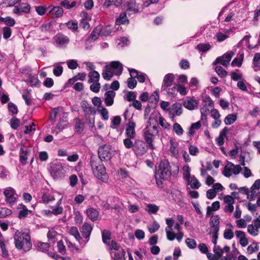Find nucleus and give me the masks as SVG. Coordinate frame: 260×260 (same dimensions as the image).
Masks as SVG:
<instances>
[{
  "instance_id": "obj_1",
  "label": "nucleus",
  "mask_w": 260,
  "mask_h": 260,
  "mask_svg": "<svg viewBox=\"0 0 260 260\" xmlns=\"http://www.w3.org/2000/svg\"><path fill=\"white\" fill-rule=\"evenodd\" d=\"M172 174L171 167L168 160H161L155 168V179L158 187H164V181L168 180Z\"/></svg>"
},
{
  "instance_id": "obj_2",
  "label": "nucleus",
  "mask_w": 260,
  "mask_h": 260,
  "mask_svg": "<svg viewBox=\"0 0 260 260\" xmlns=\"http://www.w3.org/2000/svg\"><path fill=\"white\" fill-rule=\"evenodd\" d=\"M14 240L15 247L18 250L23 249L26 252L31 248L32 243L29 233L16 230L14 235Z\"/></svg>"
},
{
  "instance_id": "obj_3",
  "label": "nucleus",
  "mask_w": 260,
  "mask_h": 260,
  "mask_svg": "<svg viewBox=\"0 0 260 260\" xmlns=\"http://www.w3.org/2000/svg\"><path fill=\"white\" fill-rule=\"evenodd\" d=\"M90 165L93 173L94 176L99 180L105 181L107 179V175L106 172V169L102 160L98 161L91 160Z\"/></svg>"
},
{
  "instance_id": "obj_4",
  "label": "nucleus",
  "mask_w": 260,
  "mask_h": 260,
  "mask_svg": "<svg viewBox=\"0 0 260 260\" xmlns=\"http://www.w3.org/2000/svg\"><path fill=\"white\" fill-rule=\"evenodd\" d=\"M90 165L93 173L94 176L99 180L105 181L107 179V175L106 172V169L102 160L98 161L91 160Z\"/></svg>"
},
{
  "instance_id": "obj_5",
  "label": "nucleus",
  "mask_w": 260,
  "mask_h": 260,
  "mask_svg": "<svg viewBox=\"0 0 260 260\" xmlns=\"http://www.w3.org/2000/svg\"><path fill=\"white\" fill-rule=\"evenodd\" d=\"M98 155L101 160L108 161L110 160L113 155L111 146L109 145L101 146L98 150Z\"/></svg>"
},
{
  "instance_id": "obj_6",
  "label": "nucleus",
  "mask_w": 260,
  "mask_h": 260,
  "mask_svg": "<svg viewBox=\"0 0 260 260\" xmlns=\"http://www.w3.org/2000/svg\"><path fill=\"white\" fill-rule=\"evenodd\" d=\"M182 106L179 103L172 104L168 109L170 118L173 121H175V116H180L182 113Z\"/></svg>"
},
{
  "instance_id": "obj_7",
  "label": "nucleus",
  "mask_w": 260,
  "mask_h": 260,
  "mask_svg": "<svg viewBox=\"0 0 260 260\" xmlns=\"http://www.w3.org/2000/svg\"><path fill=\"white\" fill-rule=\"evenodd\" d=\"M147 149V147L144 141L140 140H136L135 141L133 150L136 155H143L146 152Z\"/></svg>"
},
{
  "instance_id": "obj_8",
  "label": "nucleus",
  "mask_w": 260,
  "mask_h": 260,
  "mask_svg": "<svg viewBox=\"0 0 260 260\" xmlns=\"http://www.w3.org/2000/svg\"><path fill=\"white\" fill-rule=\"evenodd\" d=\"M234 55V53L231 51L221 56L218 57L213 62V65L215 66L218 63H220L223 66L227 67L229 65L230 62Z\"/></svg>"
},
{
  "instance_id": "obj_9",
  "label": "nucleus",
  "mask_w": 260,
  "mask_h": 260,
  "mask_svg": "<svg viewBox=\"0 0 260 260\" xmlns=\"http://www.w3.org/2000/svg\"><path fill=\"white\" fill-rule=\"evenodd\" d=\"M81 107L85 113L86 120H88L91 115H93L95 113V109L86 101L81 102Z\"/></svg>"
},
{
  "instance_id": "obj_10",
  "label": "nucleus",
  "mask_w": 260,
  "mask_h": 260,
  "mask_svg": "<svg viewBox=\"0 0 260 260\" xmlns=\"http://www.w3.org/2000/svg\"><path fill=\"white\" fill-rule=\"evenodd\" d=\"M64 174V170L60 164H55L51 167V174L54 178H61Z\"/></svg>"
},
{
  "instance_id": "obj_11",
  "label": "nucleus",
  "mask_w": 260,
  "mask_h": 260,
  "mask_svg": "<svg viewBox=\"0 0 260 260\" xmlns=\"http://www.w3.org/2000/svg\"><path fill=\"white\" fill-rule=\"evenodd\" d=\"M15 193V190L11 187L6 188L4 192L6 197V202L11 206H13L16 200V198L14 197Z\"/></svg>"
},
{
  "instance_id": "obj_12",
  "label": "nucleus",
  "mask_w": 260,
  "mask_h": 260,
  "mask_svg": "<svg viewBox=\"0 0 260 260\" xmlns=\"http://www.w3.org/2000/svg\"><path fill=\"white\" fill-rule=\"evenodd\" d=\"M107 66L109 67L110 69L113 71L115 75L119 76L122 74L123 66L119 61H112L110 64Z\"/></svg>"
},
{
  "instance_id": "obj_13",
  "label": "nucleus",
  "mask_w": 260,
  "mask_h": 260,
  "mask_svg": "<svg viewBox=\"0 0 260 260\" xmlns=\"http://www.w3.org/2000/svg\"><path fill=\"white\" fill-rule=\"evenodd\" d=\"M30 6L26 3H21L15 6L13 10V12L17 15H21L23 13L29 12Z\"/></svg>"
},
{
  "instance_id": "obj_14",
  "label": "nucleus",
  "mask_w": 260,
  "mask_h": 260,
  "mask_svg": "<svg viewBox=\"0 0 260 260\" xmlns=\"http://www.w3.org/2000/svg\"><path fill=\"white\" fill-rule=\"evenodd\" d=\"M92 227L90 224L85 222L81 230V233L83 237L85 239V243H87L89 239Z\"/></svg>"
},
{
  "instance_id": "obj_15",
  "label": "nucleus",
  "mask_w": 260,
  "mask_h": 260,
  "mask_svg": "<svg viewBox=\"0 0 260 260\" xmlns=\"http://www.w3.org/2000/svg\"><path fill=\"white\" fill-rule=\"evenodd\" d=\"M55 42L58 46L62 47L69 43V39L65 35L59 34L55 36Z\"/></svg>"
},
{
  "instance_id": "obj_16",
  "label": "nucleus",
  "mask_w": 260,
  "mask_h": 260,
  "mask_svg": "<svg viewBox=\"0 0 260 260\" xmlns=\"http://www.w3.org/2000/svg\"><path fill=\"white\" fill-rule=\"evenodd\" d=\"M135 123L133 121H129L128 125L126 126L125 130V134L127 138L130 139H134L136 136L135 132Z\"/></svg>"
},
{
  "instance_id": "obj_17",
  "label": "nucleus",
  "mask_w": 260,
  "mask_h": 260,
  "mask_svg": "<svg viewBox=\"0 0 260 260\" xmlns=\"http://www.w3.org/2000/svg\"><path fill=\"white\" fill-rule=\"evenodd\" d=\"M47 11H49V13H50L52 16L56 18L61 16L63 13L62 8L60 7L51 6L47 8Z\"/></svg>"
},
{
  "instance_id": "obj_18",
  "label": "nucleus",
  "mask_w": 260,
  "mask_h": 260,
  "mask_svg": "<svg viewBox=\"0 0 260 260\" xmlns=\"http://www.w3.org/2000/svg\"><path fill=\"white\" fill-rule=\"evenodd\" d=\"M174 80V75L173 74L169 73L165 75L163 80V84L162 85V88H163V90H166V88L172 86Z\"/></svg>"
},
{
  "instance_id": "obj_19",
  "label": "nucleus",
  "mask_w": 260,
  "mask_h": 260,
  "mask_svg": "<svg viewBox=\"0 0 260 260\" xmlns=\"http://www.w3.org/2000/svg\"><path fill=\"white\" fill-rule=\"evenodd\" d=\"M154 138V135L151 133L149 131H146L145 132L144 139L146 142L147 143L148 147L151 150H153L155 148V147L153 144Z\"/></svg>"
},
{
  "instance_id": "obj_20",
  "label": "nucleus",
  "mask_w": 260,
  "mask_h": 260,
  "mask_svg": "<svg viewBox=\"0 0 260 260\" xmlns=\"http://www.w3.org/2000/svg\"><path fill=\"white\" fill-rule=\"evenodd\" d=\"M28 153V149L26 147H22L19 151V161L23 165H26L27 162V155Z\"/></svg>"
},
{
  "instance_id": "obj_21",
  "label": "nucleus",
  "mask_w": 260,
  "mask_h": 260,
  "mask_svg": "<svg viewBox=\"0 0 260 260\" xmlns=\"http://www.w3.org/2000/svg\"><path fill=\"white\" fill-rule=\"evenodd\" d=\"M115 92L112 90L107 91L104 94L105 103L107 106H111L113 104Z\"/></svg>"
},
{
  "instance_id": "obj_22",
  "label": "nucleus",
  "mask_w": 260,
  "mask_h": 260,
  "mask_svg": "<svg viewBox=\"0 0 260 260\" xmlns=\"http://www.w3.org/2000/svg\"><path fill=\"white\" fill-rule=\"evenodd\" d=\"M126 11L137 13L139 12V5L134 0H129L126 2Z\"/></svg>"
},
{
  "instance_id": "obj_23",
  "label": "nucleus",
  "mask_w": 260,
  "mask_h": 260,
  "mask_svg": "<svg viewBox=\"0 0 260 260\" xmlns=\"http://www.w3.org/2000/svg\"><path fill=\"white\" fill-rule=\"evenodd\" d=\"M63 111V108L62 107H57L53 109L50 114V121L52 124L54 123L56 121V117L57 115L60 112Z\"/></svg>"
},
{
  "instance_id": "obj_24",
  "label": "nucleus",
  "mask_w": 260,
  "mask_h": 260,
  "mask_svg": "<svg viewBox=\"0 0 260 260\" xmlns=\"http://www.w3.org/2000/svg\"><path fill=\"white\" fill-rule=\"evenodd\" d=\"M184 106L189 110H192L198 107V102L194 99H190L184 102Z\"/></svg>"
},
{
  "instance_id": "obj_25",
  "label": "nucleus",
  "mask_w": 260,
  "mask_h": 260,
  "mask_svg": "<svg viewBox=\"0 0 260 260\" xmlns=\"http://www.w3.org/2000/svg\"><path fill=\"white\" fill-rule=\"evenodd\" d=\"M102 74L104 79L109 81L113 76L114 73H113V71H111V70L110 69L109 67L106 65L104 67Z\"/></svg>"
},
{
  "instance_id": "obj_26",
  "label": "nucleus",
  "mask_w": 260,
  "mask_h": 260,
  "mask_svg": "<svg viewBox=\"0 0 260 260\" xmlns=\"http://www.w3.org/2000/svg\"><path fill=\"white\" fill-rule=\"evenodd\" d=\"M89 79L88 80V82L89 83L97 82L99 81L100 75L98 72L93 70L92 72H90L89 74Z\"/></svg>"
},
{
  "instance_id": "obj_27",
  "label": "nucleus",
  "mask_w": 260,
  "mask_h": 260,
  "mask_svg": "<svg viewBox=\"0 0 260 260\" xmlns=\"http://www.w3.org/2000/svg\"><path fill=\"white\" fill-rule=\"evenodd\" d=\"M102 31V26L99 25L94 28L92 30L90 36L89 37L88 40L90 41H95L99 36Z\"/></svg>"
},
{
  "instance_id": "obj_28",
  "label": "nucleus",
  "mask_w": 260,
  "mask_h": 260,
  "mask_svg": "<svg viewBox=\"0 0 260 260\" xmlns=\"http://www.w3.org/2000/svg\"><path fill=\"white\" fill-rule=\"evenodd\" d=\"M86 213L88 217L92 220L95 221L98 219L99 215L98 211L94 208H90L86 210Z\"/></svg>"
},
{
  "instance_id": "obj_29",
  "label": "nucleus",
  "mask_w": 260,
  "mask_h": 260,
  "mask_svg": "<svg viewBox=\"0 0 260 260\" xmlns=\"http://www.w3.org/2000/svg\"><path fill=\"white\" fill-rule=\"evenodd\" d=\"M220 208V203L219 201H215L212 204L211 206L207 207V216H209L212 214L213 211L218 210Z\"/></svg>"
},
{
  "instance_id": "obj_30",
  "label": "nucleus",
  "mask_w": 260,
  "mask_h": 260,
  "mask_svg": "<svg viewBox=\"0 0 260 260\" xmlns=\"http://www.w3.org/2000/svg\"><path fill=\"white\" fill-rule=\"evenodd\" d=\"M129 22V20L128 19L126 14L125 12H123L120 14L119 16L116 20V24L117 25L124 24L125 23L128 24Z\"/></svg>"
},
{
  "instance_id": "obj_31",
  "label": "nucleus",
  "mask_w": 260,
  "mask_h": 260,
  "mask_svg": "<svg viewBox=\"0 0 260 260\" xmlns=\"http://www.w3.org/2000/svg\"><path fill=\"white\" fill-rule=\"evenodd\" d=\"M122 3V0H105L103 7L104 8H108L111 6H114L118 7Z\"/></svg>"
},
{
  "instance_id": "obj_32",
  "label": "nucleus",
  "mask_w": 260,
  "mask_h": 260,
  "mask_svg": "<svg viewBox=\"0 0 260 260\" xmlns=\"http://www.w3.org/2000/svg\"><path fill=\"white\" fill-rule=\"evenodd\" d=\"M234 166V165L232 162L227 161V164L225 166L223 171V175L226 177H230L232 175V171Z\"/></svg>"
},
{
  "instance_id": "obj_33",
  "label": "nucleus",
  "mask_w": 260,
  "mask_h": 260,
  "mask_svg": "<svg viewBox=\"0 0 260 260\" xmlns=\"http://www.w3.org/2000/svg\"><path fill=\"white\" fill-rule=\"evenodd\" d=\"M76 125L75 126V131L78 134H81L84 129V123L81 121L79 118H76Z\"/></svg>"
},
{
  "instance_id": "obj_34",
  "label": "nucleus",
  "mask_w": 260,
  "mask_h": 260,
  "mask_svg": "<svg viewBox=\"0 0 260 260\" xmlns=\"http://www.w3.org/2000/svg\"><path fill=\"white\" fill-rule=\"evenodd\" d=\"M158 210L159 207L153 204H147L145 208V210L149 214H156Z\"/></svg>"
},
{
  "instance_id": "obj_35",
  "label": "nucleus",
  "mask_w": 260,
  "mask_h": 260,
  "mask_svg": "<svg viewBox=\"0 0 260 260\" xmlns=\"http://www.w3.org/2000/svg\"><path fill=\"white\" fill-rule=\"evenodd\" d=\"M69 233L71 235L73 236L78 242H80L81 240V237L80 235L78 229L76 227L72 226L70 229Z\"/></svg>"
},
{
  "instance_id": "obj_36",
  "label": "nucleus",
  "mask_w": 260,
  "mask_h": 260,
  "mask_svg": "<svg viewBox=\"0 0 260 260\" xmlns=\"http://www.w3.org/2000/svg\"><path fill=\"white\" fill-rule=\"evenodd\" d=\"M158 100L159 95L156 91H155L153 94L149 97L148 103L149 104H152V105L154 106V107H155L158 103Z\"/></svg>"
},
{
  "instance_id": "obj_37",
  "label": "nucleus",
  "mask_w": 260,
  "mask_h": 260,
  "mask_svg": "<svg viewBox=\"0 0 260 260\" xmlns=\"http://www.w3.org/2000/svg\"><path fill=\"white\" fill-rule=\"evenodd\" d=\"M237 119V116L235 114H229L224 119V123L226 125H230L233 123Z\"/></svg>"
},
{
  "instance_id": "obj_38",
  "label": "nucleus",
  "mask_w": 260,
  "mask_h": 260,
  "mask_svg": "<svg viewBox=\"0 0 260 260\" xmlns=\"http://www.w3.org/2000/svg\"><path fill=\"white\" fill-rule=\"evenodd\" d=\"M215 71L218 75L221 78L225 77L228 74V72L224 70L223 68L220 66H217L215 68Z\"/></svg>"
},
{
  "instance_id": "obj_39",
  "label": "nucleus",
  "mask_w": 260,
  "mask_h": 260,
  "mask_svg": "<svg viewBox=\"0 0 260 260\" xmlns=\"http://www.w3.org/2000/svg\"><path fill=\"white\" fill-rule=\"evenodd\" d=\"M183 178L186 181H190V168L188 166H185L183 167Z\"/></svg>"
},
{
  "instance_id": "obj_40",
  "label": "nucleus",
  "mask_w": 260,
  "mask_h": 260,
  "mask_svg": "<svg viewBox=\"0 0 260 260\" xmlns=\"http://www.w3.org/2000/svg\"><path fill=\"white\" fill-rule=\"evenodd\" d=\"M37 246L40 251L45 252L48 250L50 245L48 243L39 242L37 243Z\"/></svg>"
},
{
  "instance_id": "obj_41",
  "label": "nucleus",
  "mask_w": 260,
  "mask_h": 260,
  "mask_svg": "<svg viewBox=\"0 0 260 260\" xmlns=\"http://www.w3.org/2000/svg\"><path fill=\"white\" fill-rule=\"evenodd\" d=\"M66 25L70 29L73 31H78V23L75 21H70L66 23Z\"/></svg>"
},
{
  "instance_id": "obj_42",
  "label": "nucleus",
  "mask_w": 260,
  "mask_h": 260,
  "mask_svg": "<svg viewBox=\"0 0 260 260\" xmlns=\"http://www.w3.org/2000/svg\"><path fill=\"white\" fill-rule=\"evenodd\" d=\"M243 54H241L239 57H236L234 58L231 63V65L233 67H241L243 61Z\"/></svg>"
},
{
  "instance_id": "obj_43",
  "label": "nucleus",
  "mask_w": 260,
  "mask_h": 260,
  "mask_svg": "<svg viewBox=\"0 0 260 260\" xmlns=\"http://www.w3.org/2000/svg\"><path fill=\"white\" fill-rule=\"evenodd\" d=\"M211 48V46L209 43L202 44L200 43L196 46V48L201 52H206L209 50Z\"/></svg>"
},
{
  "instance_id": "obj_44",
  "label": "nucleus",
  "mask_w": 260,
  "mask_h": 260,
  "mask_svg": "<svg viewBox=\"0 0 260 260\" xmlns=\"http://www.w3.org/2000/svg\"><path fill=\"white\" fill-rule=\"evenodd\" d=\"M98 112L102 115L104 120H108L109 118L108 111L106 108L103 107H100L98 108Z\"/></svg>"
},
{
  "instance_id": "obj_45",
  "label": "nucleus",
  "mask_w": 260,
  "mask_h": 260,
  "mask_svg": "<svg viewBox=\"0 0 260 260\" xmlns=\"http://www.w3.org/2000/svg\"><path fill=\"white\" fill-rule=\"evenodd\" d=\"M189 182L192 188L198 189L201 186V183L194 176L191 177Z\"/></svg>"
},
{
  "instance_id": "obj_46",
  "label": "nucleus",
  "mask_w": 260,
  "mask_h": 260,
  "mask_svg": "<svg viewBox=\"0 0 260 260\" xmlns=\"http://www.w3.org/2000/svg\"><path fill=\"white\" fill-rule=\"evenodd\" d=\"M0 248L2 251V256L4 258H7L9 256V252L6 248L5 242L0 243Z\"/></svg>"
},
{
  "instance_id": "obj_47",
  "label": "nucleus",
  "mask_w": 260,
  "mask_h": 260,
  "mask_svg": "<svg viewBox=\"0 0 260 260\" xmlns=\"http://www.w3.org/2000/svg\"><path fill=\"white\" fill-rule=\"evenodd\" d=\"M55 200L54 197L48 193H44L42 197V201L44 203H48L49 202L54 201Z\"/></svg>"
},
{
  "instance_id": "obj_48",
  "label": "nucleus",
  "mask_w": 260,
  "mask_h": 260,
  "mask_svg": "<svg viewBox=\"0 0 260 260\" xmlns=\"http://www.w3.org/2000/svg\"><path fill=\"white\" fill-rule=\"evenodd\" d=\"M203 101L205 104L204 106H208L211 108L214 107L213 102L209 96L205 95L203 96Z\"/></svg>"
},
{
  "instance_id": "obj_49",
  "label": "nucleus",
  "mask_w": 260,
  "mask_h": 260,
  "mask_svg": "<svg viewBox=\"0 0 260 260\" xmlns=\"http://www.w3.org/2000/svg\"><path fill=\"white\" fill-rule=\"evenodd\" d=\"M167 239L169 241H173L176 238V234L174 232L173 229L170 230L165 229Z\"/></svg>"
},
{
  "instance_id": "obj_50",
  "label": "nucleus",
  "mask_w": 260,
  "mask_h": 260,
  "mask_svg": "<svg viewBox=\"0 0 260 260\" xmlns=\"http://www.w3.org/2000/svg\"><path fill=\"white\" fill-rule=\"evenodd\" d=\"M110 237L111 233L109 231L104 230L102 231V240L104 243H107L110 240Z\"/></svg>"
},
{
  "instance_id": "obj_51",
  "label": "nucleus",
  "mask_w": 260,
  "mask_h": 260,
  "mask_svg": "<svg viewBox=\"0 0 260 260\" xmlns=\"http://www.w3.org/2000/svg\"><path fill=\"white\" fill-rule=\"evenodd\" d=\"M185 243L190 249H194L197 245L196 241L191 238H187L185 240Z\"/></svg>"
},
{
  "instance_id": "obj_52",
  "label": "nucleus",
  "mask_w": 260,
  "mask_h": 260,
  "mask_svg": "<svg viewBox=\"0 0 260 260\" xmlns=\"http://www.w3.org/2000/svg\"><path fill=\"white\" fill-rule=\"evenodd\" d=\"M173 131L177 135H182L183 133V129L181 126L178 123H175L173 125Z\"/></svg>"
},
{
  "instance_id": "obj_53",
  "label": "nucleus",
  "mask_w": 260,
  "mask_h": 260,
  "mask_svg": "<svg viewBox=\"0 0 260 260\" xmlns=\"http://www.w3.org/2000/svg\"><path fill=\"white\" fill-rule=\"evenodd\" d=\"M234 236V233L231 229H225L223 233V237L225 239H232Z\"/></svg>"
},
{
  "instance_id": "obj_54",
  "label": "nucleus",
  "mask_w": 260,
  "mask_h": 260,
  "mask_svg": "<svg viewBox=\"0 0 260 260\" xmlns=\"http://www.w3.org/2000/svg\"><path fill=\"white\" fill-rule=\"evenodd\" d=\"M127 86L129 89H134L136 87L137 82L135 78L131 77L127 79Z\"/></svg>"
},
{
  "instance_id": "obj_55",
  "label": "nucleus",
  "mask_w": 260,
  "mask_h": 260,
  "mask_svg": "<svg viewBox=\"0 0 260 260\" xmlns=\"http://www.w3.org/2000/svg\"><path fill=\"white\" fill-rule=\"evenodd\" d=\"M132 139L129 138H125L123 140L124 146L127 149L132 148L134 147V143L131 140Z\"/></svg>"
},
{
  "instance_id": "obj_56",
  "label": "nucleus",
  "mask_w": 260,
  "mask_h": 260,
  "mask_svg": "<svg viewBox=\"0 0 260 260\" xmlns=\"http://www.w3.org/2000/svg\"><path fill=\"white\" fill-rule=\"evenodd\" d=\"M101 88V84L99 82H94L90 86V89L93 92L98 93Z\"/></svg>"
},
{
  "instance_id": "obj_57",
  "label": "nucleus",
  "mask_w": 260,
  "mask_h": 260,
  "mask_svg": "<svg viewBox=\"0 0 260 260\" xmlns=\"http://www.w3.org/2000/svg\"><path fill=\"white\" fill-rule=\"evenodd\" d=\"M19 0H3L2 4L3 7H12L18 2Z\"/></svg>"
},
{
  "instance_id": "obj_58",
  "label": "nucleus",
  "mask_w": 260,
  "mask_h": 260,
  "mask_svg": "<svg viewBox=\"0 0 260 260\" xmlns=\"http://www.w3.org/2000/svg\"><path fill=\"white\" fill-rule=\"evenodd\" d=\"M67 65L69 69L71 70H75L78 67V63L77 60L71 59L67 61Z\"/></svg>"
},
{
  "instance_id": "obj_59",
  "label": "nucleus",
  "mask_w": 260,
  "mask_h": 260,
  "mask_svg": "<svg viewBox=\"0 0 260 260\" xmlns=\"http://www.w3.org/2000/svg\"><path fill=\"white\" fill-rule=\"evenodd\" d=\"M210 224L212 226H218L219 224V216L218 215H216L211 217L210 219Z\"/></svg>"
},
{
  "instance_id": "obj_60",
  "label": "nucleus",
  "mask_w": 260,
  "mask_h": 260,
  "mask_svg": "<svg viewBox=\"0 0 260 260\" xmlns=\"http://www.w3.org/2000/svg\"><path fill=\"white\" fill-rule=\"evenodd\" d=\"M9 176V171L4 167L0 166V178H7Z\"/></svg>"
},
{
  "instance_id": "obj_61",
  "label": "nucleus",
  "mask_w": 260,
  "mask_h": 260,
  "mask_svg": "<svg viewBox=\"0 0 260 260\" xmlns=\"http://www.w3.org/2000/svg\"><path fill=\"white\" fill-rule=\"evenodd\" d=\"M12 34V29L9 27L3 28V38L5 39L9 38Z\"/></svg>"
},
{
  "instance_id": "obj_62",
  "label": "nucleus",
  "mask_w": 260,
  "mask_h": 260,
  "mask_svg": "<svg viewBox=\"0 0 260 260\" xmlns=\"http://www.w3.org/2000/svg\"><path fill=\"white\" fill-rule=\"evenodd\" d=\"M136 92H134V91H128L127 94H126V100L128 101V102H132L133 101V102L135 101L136 100Z\"/></svg>"
},
{
  "instance_id": "obj_63",
  "label": "nucleus",
  "mask_w": 260,
  "mask_h": 260,
  "mask_svg": "<svg viewBox=\"0 0 260 260\" xmlns=\"http://www.w3.org/2000/svg\"><path fill=\"white\" fill-rule=\"evenodd\" d=\"M11 127L14 129H16L20 124V120L17 118H13L11 119Z\"/></svg>"
},
{
  "instance_id": "obj_64",
  "label": "nucleus",
  "mask_w": 260,
  "mask_h": 260,
  "mask_svg": "<svg viewBox=\"0 0 260 260\" xmlns=\"http://www.w3.org/2000/svg\"><path fill=\"white\" fill-rule=\"evenodd\" d=\"M247 231L250 234L253 236H256L258 234V230L255 228L253 224L248 225Z\"/></svg>"
}]
</instances>
